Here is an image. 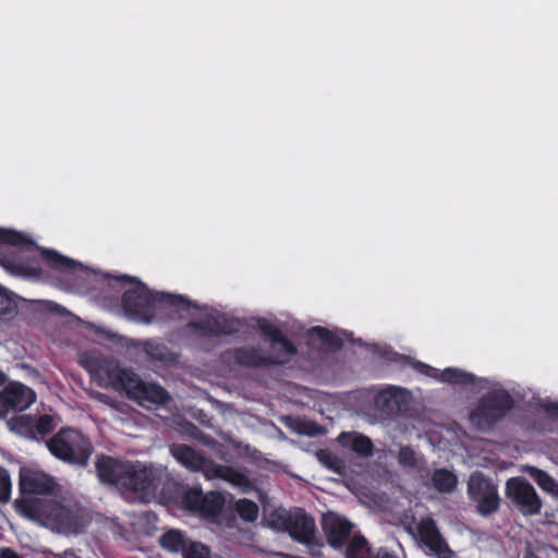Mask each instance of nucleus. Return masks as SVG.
Instances as JSON below:
<instances>
[{"instance_id":"obj_11","label":"nucleus","mask_w":558,"mask_h":558,"mask_svg":"<svg viewBox=\"0 0 558 558\" xmlns=\"http://www.w3.org/2000/svg\"><path fill=\"white\" fill-rule=\"evenodd\" d=\"M506 497L523 514H537L542 508V500L535 488L522 477H512L506 483Z\"/></svg>"},{"instance_id":"obj_43","label":"nucleus","mask_w":558,"mask_h":558,"mask_svg":"<svg viewBox=\"0 0 558 558\" xmlns=\"http://www.w3.org/2000/svg\"><path fill=\"white\" fill-rule=\"evenodd\" d=\"M69 556H72V554L65 553L64 556H57L56 558H70Z\"/></svg>"},{"instance_id":"obj_45","label":"nucleus","mask_w":558,"mask_h":558,"mask_svg":"<svg viewBox=\"0 0 558 558\" xmlns=\"http://www.w3.org/2000/svg\"><path fill=\"white\" fill-rule=\"evenodd\" d=\"M407 531H408L409 533H411V534H413V535H414V533H413V531H412V529H411L410 526H409V527H407Z\"/></svg>"},{"instance_id":"obj_1","label":"nucleus","mask_w":558,"mask_h":558,"mask_svg":"<svg viewBox=\"0 0 558 558\" xmlns=\"http://www.w3.org/2000/svg\"><path fill=\"white\" fill-rule=\"evenodd\" d=\"M80 363L98 385L122 390L130 399L144 405L146 402L163 404L168 401V392L160 386L144 383L135 373L122 368L119 363L97 352L80 356Z\"/></svg>"},{"instance_id":"obj_38","label":"nucleus","mask_w":558,"mask_h":558,"mask_svg":"<svg viewBox=\"0 0 558 558\" xmlns=\"http://www.w3.org/2000/svg\"><path fill=\"white\" fill-rule=\"evenodd\" d=\"M537 407L542 409L548 416L558 418V402L549 399H538Z\"/></svg>"},{"instance_id":"obj_7","label":"nucleus","mask_w":558,"mask_h":558,"mask_svg":"<svg viewBox=\"0 0 558 558\" xmlns=\"http://www.w3.org/2000/svg\"><path fill=\"white\" fill-rule=\"evenodd\" d=\"M513 401L504 389H493L484 395L471 412L470 421L478 430L490 429L512 408Z\"/></svg>"},{"instance_id":"obj_23","label":"nucleus","mask_w":558,"mask_h":558,"mask_svg":"<svg viewBox=\"0 0 558 558\" xmlns=\"http://www.w3.org/2000/svg\"><path fill=\"white\" fill-rule=\"evenodd\" d=\"M0 265L10 274L22 277H39L40 269L27 267L9 258H1Z\"/></svg>"},{"instance_id":"obj_34","label":"nucleus","mask_w":558,"mask_h":558,"mask_svg":"<svg viewBox=\"0 0 558 558\" xmlns=\"http://www.w3.org/2000/svg\"><path fill=\"white\" fill-rule=\"evenodd\" d=\"M311 332L316 335L317 338H319L328 347L329 350H337L341 345L339 339L329 330L323 327H314L312 328Z\"/></svg>"},{"instance_id":"obj_26","label":"nucleus","mask_w":558,"mask_h":558,"mask_svg":"<svg viewBox=\"0 0 558 558\" xmlns=\"http://www.w3.org/2000/svg\"><path fill=\"white\" fill-rule=\"evenodd\" d=\"M316 457L328 469L332 470L337 474H343L345 464L338 456L333 454L329 450H318L316 451Z\"/></svg>"},{"instance_id":"obj_6","label":"nucleus","mask_w":558,"mask_h":558,"mask_svg":"<svg viewBox=\"0 0 558 558\" xmlns=\"http://www.w3.org/2000/svg\"><path fill=\"white\" fill-rule=\"evenodd\" d=\"M260 331L271 339L274 355L267 357L254 348H240L234 350L233 357L238 364L243 366H259L272 363H286L290 356L295 354V348L282 336L281 331L266 319H257Z\"/></svg>"},{"instance_id":"obj_31","label":"nucleus","mask_w":558,"mask_h":558,"mask_svg":"<svg viewBox=\"0 0 558 558\" xmlns=\"http://www.w3.org/2000/svg\"><path fill=\"white\" fill-rule=\"evenodd\" d=\"M16 310L17 303L13 294L0 286V316H12Z\"/></svg>"},{"instance_id":"obj_22","label":"nucleus","mask_w":558,"mask_h":558,"mask_svg":"<svg viewBox=\"0 0 558 558\" xmlns=\"http://www.w3.org/2000/svg\"><path fill=\"white\" fill-rule=\"evenodd\" d=\"M43 258L53 268L56 269H68V268H74L77 263L73 259H70L65 256H62L58 254L56 251L47 250V248H39Z\"/></svg>"},{"instance_id":"obj_12","label":"nucleus","mask_w":558,"mask_h":558,"mask_svg":"<svg viewBox=\"0 0 558 558\" xmlns=\"http://www.w3.org/2000/svg\"><path fill=\"white\" fill-rule=\"evenodd\" d=\"M281 525L290 536L303 544L311 545L314 543L316 525L314 519L305 513L303 509H293L283 512L279 517Z\"/></svg>"},{"instance_id":"obj_4","label":"nucleus","mask_w":558,"mask_h":558,"mask_svg":"<svg viewBox=\"0 0 558 558\" xmlns=\"http://www.w3.org/2000/svg\"><path fill=\"white\" fill-rule=\"evenodd\" d=\"M170 453L184 468L192 472H202L207 480L220 478L240 488L250 486L244 473L232 466L215 463L191 446L173 444L170 446Z\"/></svg>"},{"instance_id":"obj_44","label":"nucleus","mask_w":558,"mask_h":558,"mask_svg":"<svg viewBox=\"0 0 558 558\" xmlns=\"http://www.w3.org/2000/svg\"><path fill=\"white\" fill-rule=\"evenodd\" d=\"M525 558H538V557L534 554H529Z\"/></svg>"},{"instance_id":"obj_21","label":"nucleus","mask_w":558,"mask_h":558,"mask_svg":"<svg viewBox=\"0 0 558 558\" xmlns=\"http://www.w3.org/2000/svg\"><path fill=\"white\" fill-rule=\"evenodd\" d=\"M433 486L439 493H452L458 484L456 474L447 469H438L432 477Z\"/></svg>"},{"instance_id":"obj_3","label":"nucleus","mask_w":558,"mask_h":558,"mask_svg":"<svg viewBox=\"0 0 558 558\" xmlns=\"http://www.w3.org/2000/svg\"><path fill=\"white\" fill-rule=\"evenodd\" d=\"M125 488L144 502H170L181 496V486L167 466L141 461L131 462Z\"/></svg>"},{"instance_id":"obj_25","label":"nucleus","mask_w":558,"mask_h":558,"mask_svg":"<svg viewBox=\"0 0 558 558\" xmlns=\"http://www.w3.org/2000/svg\"><path fill=\"white\" fill-rule=\"evenodd\" d=\"M345 556L347 558H374L366 539L362 536H355L351 539Z\"/></svg>"},{"instance_id":"obj_37","label":"nucleus","mask_w":558,"mask_h":558,"mask_svg":"<svg viewBox=\"0 0 558 558\" xmlns=\"http://www.w3.org/2000/svg\"><path fill=\"white\" fill-rule=\"evenodd\" d=\"M43 307L45 311L56 314L58 316L71 317L73 319H76V317L70 311H68L65 307H63L57 303L46 301V302H43Z\"/></svg>"},{"instance_id":"obj_9","label":"nucleus","mask_w":558,"mask_h":558,"mask_svg":"<svg viewBox=\"0 0 558 558\" xmlns=\"http://www.w3.org/2000/svg\"><path fill=\"white\" fill-rule=\"evenodd\" d=\"M468 495L482 515H489L499 508L497 486L482 473H473L468 482Z\"/></svg>"},{"instance_id":"obj_13","label":"nucleus","mask_w":558,"mask_h":558,"mask_svg":"<svg viewBox=\"0 0 558 558\" xmlns=\"http://www.w3.org/2000/svg\"><path fill=\"white\" fill-rule=\"evenodd\" d=\"M241 322L236 318H229L225 314L208 313L206 317L187 325L192 331L201 337L217 335H230L239 331Z\"/></svg>"},{"instance_id":"obj_35","label":"nucleus","mask_w":558,"mask_h":558,"mask_svg":"<svg viewBox=\"0 0 558 558\" xmlns=\"http://www.w3.org/2000/svg\"><path fill=\"white\" fill-rule=\"evenodd\" d=\"M398 461L405 468H414L417 463L416 454L410 447H401L398 454Z\"/></svg>"},{"instance_id":"obj_33","label":"nucleus","mask_w":558,"mask_h":558,"mask_svg":"<svg viewBox=\"0 0 558 558\" xmlns=\"http://www.w3.org/2000/svg\"><path fill=\"white\" fill-rule=\"evenodd\" d=\"M145 352L151 360L168 362L171 360V354L168 349L161 344L147 342L145 344Z\"/></svg>"},{"instance_id":"obj_8","label":"nucleus","mask_w":558,"mask_h":558,"mask_svg":"<svg viewBox=\"0 0 558 558\" xmlns=\"http://www.w3.org/2000/svg\"><path fill=\"white\" fill-rule=\"evenodd\" d=\"M52 454L72 463L86 465L93 447L87 438L72 428L61 429L49 442Z\"/></svg>"},{"instance_id":"obj_16","label":"nucleus","mask_w":558,"mask_h":558,"mask_svg":"<svg viewBox=\"0 0 558 558\" xmlns=\"http://www.w3.org/2000/svg\"><path fill=\"white\" fill-rule=\"evenodd\" d=\"M130 461L102 456L97 461V472L101 482L125 488L130 471Z\"/></svg>"},{"instance_id":"obj_46","label":"nucleus","mask_w":558,"mask_h":558,"mask_svg":"<svg viewBox=\"0 0 558 558\" xmlns=\"http://www.w3.org/2000/svg\"><path fill=\"white\" fill-rule=\"evenodd\" d=\"M420 366L423 368H429L427 365H424V364H420Z\"/></svg>"},{"instance_id":"obj_5","label":"nucleus","mask_w":558,"mask_h":558,"mask_svg":"<svg viewBox=\"0 0 558 558\" xmlns=\"http://www.w3.org/2000/svg\"><path fill=\"white\" fill-rule=\"evenodd\" d=\"M128 280L132 287L124 292L123 306L126 315L138 318L145 323L150 322V310L156 302H166L180 308L191 306V302L181 295L157 293L153 295L144 284L128 276L122 277Z\"/></svg>"},{"instance_id":"obj_41","label":"nucleus","mask_w":558,"mask_h":558,"mask_svg":"<svg viewBox=\"0 0 558 558\" xmlns=\"http://www.w3.org/2000/svg\"><path fill=\"white\" fill-rule=\"evenodd\" d=\"M374 558H398L395 554L388 551L387 549H379Z\"/></svg>"},{"instance_id":"obj_10","label":"nucleus","mask_w":558,"mask_h":558,"mask_svg":"<svg viewBox=\"0 0 558 558\" xmlns=\"http://www.w3.org/2000/svg\"><path fill=\"white\" fill-rule=\"evenodd\" d=\"M20 488L22 497L25 498H40L53 499L58 497L59 485L54 480L44 472L31 469H22L20 472Z\"/></svg>"},{"instance_id":"obj_42","label":"nucleus","mask_w":558,"mask_h":558,"mask_svg":"<svg viewBox=\"0 0 558 558\" xmlns=\"http://www.w3.org/2000/svg\"><path fill=\"white\" fill-rule=\"evenodd\" d=\"M5 381V376L2 372H0V386Z\"/></svg>"},{"instance_id":"obj_17","label":"nucleus","mask_w":558,"mask_h":558,"mask_svg":"<svg viewBox=\"0 0 558 558\" xmlns=\"http://www.w3.org/2000/svg\"><path fill=\"white\" fill-rule=\"evenodd\" d=\"M322 526L328 544L335 548L344 545L353 527L351 522L335 512H327L323 515Z\"/></svg>"},{"instance_id":"obj_19","label":"nucleus","mask_w":558,"mask_h":558,"mask_svg":"<svg viewBox=\"0 0 558 558\" xmlns=\"http://www.w3.org/2000/svg\"><path fill=\"white\" fill-rule=\"evenodd\" d=\"M35 400V393L28 387L13 383L0 392V403L5 411H23Z\"/></svg>"},{"instance_id":"obj_32","label":"nucleus","mask_w":558,"mask_h":558,"mask_svg":"<svg viewBox=\"0 0 558 558\" xmlns=\"http://www.w3.org/2000/svg\"><path fill=\"white\" fill-rule=\"evenodd\" d=\"M0 240L12 244V245H31L33 247H37V245L29 239H27L24 234L7 229H0Z\"/></svg>"},{"instance_id":"obj_40","label":"nucleus","mask_w":558,"mask_h":558,"mask_svg":"<svg viewBox=\"0 0 558 558\" xmlns=\"http://www.w3.org/2000/svg\"><path fill=\"white\" fill-rule=\"evenodd\" d=\"M0 558H22V556L11 548H3L0 550Z\"/></svg>"},{"instance_id":"obj_28","label":"nucleus","mask_w":558,"mask_h":558,"mask_svg":"<svg viewBox=\"0 0 558 558\" xmlns=\"http://www.w3.org/2000/svg\"><path fill=\"white\" fill-rule=\"evenodd\" d=\"M525 471L537 482V484L546 492L555 493L557 485L555 481L544 471L535 466H526Z\"/></svg>"},{"instance_id":"obj_24","label":"nucleus","mask_w":558,"mask_h":558,"mask_svg":"<svg viewBox=\"0 0 558 558\" xmlns=\"http://www.w3.org/2000/svg\"><path fill=\"white\" fill-rule=\"evenodd\" d=\"M160 544L162 547H165L168 550L171 551H180L182 550L184 553L186 548V543L184 539V536L179 531H168L165 533L160 538Z\"/></svg>"},{"instance_id":"obj_20","label":"nucleus","mask_w":558,"mask_h":558,"mask_svg":"<svg viewBox=\"0 0 558 558\" xmlns=\"http://www.w3.org/2000/svg\"><path fill=\"white\" fill-rule=\"evenodd\" d=\"M338 442L356 454L368 458L373 454V442L371 438L360 433H342L338 436Z\"/></svg>"},{"instance_id":"obj_29","label":"nucleus","mask_w":558,"mask_h":558,"mask_svg":"<svg viewBox=\"0 0 558 558\" xmlns=\"http://www.w3.org/2000/svg\"><path fill=\"white\" fill-rule=\"evenodd\" d=\"M440 379L449 384H469L474 380V376L470 373L457 368H447L441 372Z\"/></svg>"},{"instance_id":"obj_14","label":"nucleus","mask_w":558,"mask_h":558,"mask_svg":"<svg viewBox=\"0 0 558 558\" xmlns=\"http://www.w3.org/2000/svg\"><path fill=\"white\" fill-rule=\"evenodd\" d=\"M183 504L191 511L198 512L203 517L214 518L221 512L225 497L220 493L204 494L202 490L194 488L185 492Z\"/></svg>"},{"instance_id":"obj_30","label":"nucleus","mask_w":558,"mask_h":558,"mask_svg":"<svg viewBox=\"0 0 558 558\" xmlns=\"http://www.w3.org/2000/svg\"><path fill=\"white\" fill-rule=\"evenodd\" d=\"M235 511L247 522H254L258 517V507L255 502L247 499H240L235 502Z\"/></svg>"},{"instance_id":"obj_36","label":"nucleus","mask_w":558,"mask_h":558,"mask_svg":"<svg viewBox=\"0 0 558 558\" xmlns=\"http://www.w3.org/2000/svg\"><path fill=\"white\" fill-rule=\"evenodd\" d=\"M11 482L8 472L0 468V501H7L10 496Z\"/></svg>"},{"instance_id":"obj_15","label":"nucleus","mask_w":558,"mask_h":558,"mask_svg":"<svg viewBox=\"0 0 558 558\" xmlns=\"http://www.w3.org/2000/svg\"><path fill=\"white\" fill-rule=\"evenodd\" d=\"M410 401L409 391L399 387H389L376 396L375 405L386 415H399L408 410Z\"/></svg>"},{"instance_id":"obj_27","label":"nucleus","mask_w":558,"mask_h":558,"mask_svg":"<svg viewBox=\"0 0 558 558\" xmlns=\"http://www.w3.org/2000/svg\"><path fill=\"white\" fill-rule=\"evenodd\" d=\"M287 422L288 426L298 434L315 436L322 430L317 424L301 418L288 417Z\"/></svg>"},{"instance_id":"obj_39","label":"nucleus","mask_w":558,"mask_h":558,"mask_svg":"<svg viewBox=\"0 0 558 558\" xmlns=\"http://www.w3.org/2000/svg\"><path fill=\"white\" fill-rule=\"evenodd\" d=\"M51 417L49 415H44L39 418L37 424L38 433L46 434L50 429Z\"/></svg>"},{"instance_id":"obj_2","label":"nucleus","mask_w":558,"mask_h":558,"mask_svg":"<svg viewBox=\"0 0 558 558\" xmlns=\"http://www.w3.org/2000/svg\"><path fill=\"white\" fill-rule=\"evenodd\" d=\"M15 505L23 515L58 533H80L85 525L83 509L65 498H25Z\"/></svg>"},{"instance_id":"obj_18","label":"nucleus","mask_w":558,"mask_h":558,"mask_svg":"<svg viewBox=\"0 0 558 558\" xmlns=\"http://www.w3.org/2000/svg\"><path fill=\"white\" fill-rule=\"evenodd\" d=\"M417 532L423 544L437 558H451L452 551L440 535L435 521L430 518L424 519L417 526Z\"/></svg>"}]
</instances>
